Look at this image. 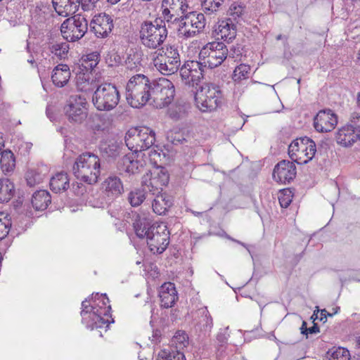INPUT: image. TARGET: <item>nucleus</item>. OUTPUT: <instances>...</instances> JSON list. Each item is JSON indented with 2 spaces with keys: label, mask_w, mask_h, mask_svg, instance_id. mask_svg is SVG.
<instances>
[{
  "label": "nucleus",
  "mask_w": 360,
  "mask_h": 360,
  "mask_svg": "<svg viewBox=\"0 0 360 360\" xmlns=\"http://www.w3.org/2000/svg\"><path fill=\"white\" fill-rule=\"evenodd\" d=\"M150 103L156 108H163L174 100L175 88L173 83L164 77L153 81Z\"/></svg>",
  "instance_id": "obj_9"
},
{
  "label": "nucleus",
  "mask_w": 360,
  "mask_h": 360,
  "mask_svg": "<svg viewBox=\"0 0 360 360\" xmlns=\"http://www.w3.org/2000/svg\"><path fill=\"white\" fill-rule=\"evenodd\" d=\"M113 27L112 18L105 13L95 15L90 22V29L97 37H108Z\"/></svg>",
  "instance_id": "obj_19"
},
{
  "label": "nucleus",
  "mask_w": 360,
  "mask_h": 360,
  "mask_svg": "<svg viewBox=\"0 0 360 360\" xmlns=\"http://www.w3.org/2000/svg\"><path fill=\"white\" fill-rule=\"evenodd\" d=\"M170 117L172 118L179 119L180 117V115H177L176 113H174L173 112H171Z\"/></svg>",
  "instance_id": "obj_61"
},
{
  "label": "nucleus",
  "mask_w": 360,
  "mask_h": 360,
  "mask_svg": "<svg viewBox=\"0 0 360 360\" xmlns=\"http://www.w3.org/2000/svg\"><path fill=\"white\" fill-rule=\"evenodd\" d=\"M338 124V116L330 109L320 110L314 119L315 129L321 133L333 131Z\"/></svg>",
  "instance_id": "obj_16"
},
{
  "label": "nucleus",
  "mask_w": 360,
  "mask_h": 360,
  "mask_svg": "<svg viewBox=\"0 0 360 360\" xmlns=\"http://www.w3.org/2000/svg\"><path fill=\"white\" fill-rule=\"evenodd\" d=\"M244 8L240 5L232 4L229 8V15L232 17V20H236L243 13Z\"/></svg>",
  "instance_id": "obj_46"
},
{
  "label": "nucleus",
  "mask_w": 360,
  "mask_h": 360,
  "mask_svg": "<svg viewBox=\"0 0 360 360\" xmlns=\"http://www.w3.org/2000/svg\"><path fill=\"white\" fill-rule=\"evenodd\" d=\"M338 144L345 147L352 146L360 139V126L356 123L347 124L338 129L335 136Z\"/></svg>",
  "instance_id": "obj_18"
},
{
  "label": "nucleus",
  "mask_w": 360,
  "mask_h": 360,
  "mask_svg": "<svg viewBox=\"0 0 360 360\" xmlns=\"http://www.w3.org/2000/svg\"><path fill=\"white\" fill-rule=\"evenodd\" d=\"M70 75V68L68 65L59 64L53 70L51 75L52 82L55 86L63 87L68 82Z\"/></svg>",
  "instance_id": "obj_27"
},
{
  "label": "nucleus",
  "mask_w": 360,
  "mask_h": 360,
  "mask_svg": "<svg viewBox=\"0 0 360 360\" xmlns=\"http://www.w3.org/2000/svg\"><path fill=\"white\" fill-rule=\"evenodd\" d=\"M63 111L70 122L82 123L88 115L86 99L81 95H71L66 101Z\"/></svg>",
  "instance_id": "obj_12"
},
{
  "label": "nucleus",
  "mask_w": 360,
  "mask_h": 360,
  "mask_svg": "<svg viewBox=\"0 0 360 360\" xmlns=\"http://www.w3.org/2000/svg\"><path fill=\"white\" fill-rule=\"evenodd\" d=\"M159 51H161L160 53H162L167 58L174 59V60H177V62L181 63L179 51L174 46L168 45L165 49L162 48V49H160Z\"/></svg>",
  "instance_id": "obj_43"
},
{
  "label": "nucleus",
  "mask_w": 360,
  "mask_h": 360,
  "mask_svg": "<svg viewBox=\"0 0 360 360\" xmlns=\"http://www.w3.org/2000/svg\"><path fill=\"white\" fill-rule=\"evenodd\" d=\"M51 202V195L46 190L37 191L32 195V205L36 210H45Z\"/></svg>",
  "instance_id": "obj_29"
},
{
  "label": "nucleus",
  "mask_w": 360,
  "mask_h": 360,
  "mask_svg": "<svg viewBox=\"0 0 360 360\" xmlns=\"http://www.w3.org/2000/svg\"><path fill=\"white\" fill-rule=\"evenodd\" d=\"M117 169L120 172L136 174L141 172L143 164L134 159L133 154L124 155L117 162Z\"/></svg>",
  "instance_id": "obj_24"
},
{
  "label": "nucleus",
  "mask_w": 360,
  "mask_h": 360,
  "mask_svg": "<svg viewBox=\"0 0 360 360\" xmlns=\"http://www.w3.org/2000/svg\"><path fill=\"white\" fill-rule=\"evenodd\" d=\"M0 164L3 172H10L13 170L15 165V160L13 153L11 150H4L1 153Z\"/></svg>",
  "instance_id": "obj_34"
},
{
  "label": "nucleus",
  "mask_w": 360,
  "mask_h": 360,
  "mask_svg": "<svg viewBox=\"0 0 360 360\" xmlns=\"http://www.w3.org/2000/svg\"><path fill=\"white\" fill-rule=\"evenodd\" d=\"M14 194L13 183L7 178L0 179V202H8Z\"/></svg>",
  "instance_id": "obj_32"
},
{
  "label": "nucleus",
  "mask_w": 360,
  "mask_h": 360,
  "mask_svg": "<svg viewBox=\"0 0 360 360\" xmlns=\"http://www.w3.org/2000/svg\"><path fill=\"white\" fill-rule=\"evenodd\" d=\"M143 189H135L131 191L128 194V200L132 207L139 206L146 199V186H143Z\"/></svg>",
  "instance_id": "obj_37"
},
{
  "label": "nucleus",
  "mask_w": 360,
  "mask_h": 360,
  "mask_svg": "<svg viewBox=\"0 0 360 360\" xmlns=\"http://www.w3.org/2000/svg\"><path fill=\"white\" fill-rule=\"evenodd\" d=\"M96 131H105L108 129V125L105 123L95 124L94 128Z\"/></svg>",
  "instance_id": "obj_57"
},
{
  "label": "nucleus",
  "mask_w": 360,
  "mask_h": 360,
  "mask_svg": "<svg viewBox=\"0 0 360 360\" xmlns=\"http://www.w3.org/2000/svg\"><path fill=\"white\" fill-rule=\"evenodd\" d=\"M206 68L202 60L186 61L179 68L182 82L189 86L198 85L204 77Z\"/></svg>",
  "instance_id": "obj_15"
},
{
  "label": "nucleus",
  "mask_w": 360,
  "mask_h": 360,
  "mask_svg": "<svg viewBox=\"0 0 360 360\" xmlns=\"http://www.w3.org/2000/svg\"><path fill=\"white\" fill-rule=\"evenodd\" d=\"M155 141V132L148 127L130 129L124 137L126 146L135 153L150 149Z\"/></svg>",
  "instance_id": "obj_7"
},
{
  "label": "nucleus",
  "mask_w": 360,
  "mask_h": 360,
  "mask_svg": "<svg viewBox=\"0 0 360 360\" xmlns=\"http://www.w3.org/2000/svg\"><path fill=\"white\" fill-rule=\"evenodd\" d=\"M217 31L218 39L221 38L227 43H230L236 37V26L231 18L220 22Z\"/></svg>",
  "instance_id": "obj_25"
},
{
  "label": "nucleus",
  "mask_w": 360,
  "mask_h": 360,
  "mask_svg": "<svg viewBox=\"0 0 360 360\" xmlns=\"http://www.w3.org/2000/svg\"><path fill=\"white\" fill-rule=\"evenodd\" d=\"M164 8L162 10V15L164 17V19L167 20V22L173 21L175 22L176 20H179L180 18L175 15L173 12H172V9L169 8V6H162Z\"/></svg>",
  "instance_id": "obj_48"
},
{
  "label": "nucleus",
  "mask_w": 360,
  "mask_h": 360,
  "mask_svg": "<svg viewBox=\"0 0 360 360\" xmlns=\"http://www.w3.org/2000/svg\"><path fill=\"white\" fill-rule=\"evenodd\" d=\"M103 186L108 196L117 198L124 192V186L121 179L115 175H110L105 179Z\"/></svg>",
  "instance_id": "obj_26"
},
{
  "label": "nucleus",
  "mask_w": 360,
  "mask_h": 360,
  "mask_svg": "<svg viewBox=\"0 0 360 360\" xmlns=\"http://www.w3.org/2000/svg\"><path fill=\"white\" fill-rule=\"evenodd\" d=\"M292 194L289 189H283L278 196V201L282 207H288L292 202Z\"/></svg>",
  "instance_id": "obj_42"
},
{
  "label": "nucleus",
  "mask_w": 360,
  "mask_h": 360,
  "mask_svg": "<svg viewBox=\"0 0 360 360\" xmlns=\"http://www.w3.org/2000/svg\"><path fill=\"white\" fill-rule=\"evenodd\" d=\"M158 292L162 307L171 308L178 300L177 291L173 283L167 282L163 283L160 287Z\"/></svg>",
  "instance_id": "obj_22"
},
{
  "label": "nucleus",
  "mask_w": 360,
  "mask_h": 360,
  "mask_svg": "<svg viewBox=\"0 0 360 360\" xmlns=\"http://www.w3.org/2000/svg\"><path fill=\"white\" fill-rule=\"evenodd\" d=\"M198 313L202 315V320L200 322H204L203 327L205 330H210L212 326V319L210 312L206 307H202L198 309Z\"/></svg>",
  "instance_id": "obj_45"
},
{
  "label": "nucleus",
  "mask_w": 360,
  "mask_h": 360,
  "mask_svg": "<svg viewBox=\"0 0 360 360\" xmlns=\"http://www.w3.org/2000/svg\"><path fill=\"white\" fill-rule=\"evenodd\" d=\"M120 93L115 85L104 83L99 85L92 96L94 107L100 111H110L120 102Z\"/></svg>",
  "instance_id": "obj_8"
},
{
  "label": "nucleus",
  "mask_w": 360,
  "mask_h": 360,
  "mask_svg": "<svg viewBox=\"0 0 360 360\" xmlns=\"http://www.w3.org/2000/svg\"><path fill=\"white\" fill-rule=\"evenodd\" d=\"M153 64L157 70L165 75H172L179 70L181 63L177 60L167 58L162 53H159L153 58Z\"/></svg>",
  "instance_id": "obj_21"
},
{
  "label": "nucleus",
  "mask_w": 360,
  "mask_h": 360,
  "mask_svg": "<svg viewBox=\"0 0 360 360\" xmlns=\"http://www.w3.org/2000/svg\"><path fill=\"white\" fill-rule=\"evenodd\" d=\"M79 69L81 73L82 72H91L96 66V63L94 62L89 61L84 58H82L79 60Z\"/></svg>",
  "instance_id": "obj_47"
},
{
  "label": "nucleus",
  "mask_w": 360,
  "mask_h": 360,
  "mask_svg": "<svg viewBox=\"0 0 360 360\" xmlns=\"http://www.w3.org/2000/svg\"><path fill=\"white\" fill-rule=\"evenodd\" d=\"M121 147L117 141H110L102 146V151L108 157L115 158L119 155Z\"/></svg>",
  "instance_id": "obj_40"
},
{
  "label": "nucleus",
  "mask_w": 360,
  "mask_h": 360,
  "mask_svg": "<svg viewBox=\"0 0 360 360\" xmlns=\"http://www.w3.org/2000/svg\"><path fill=\"white\" fill-rule=\"evenodd\" d=\"M327 316H332V314L328 313L326 309L321 310L320 320L323 321L324 319H326Z\"/></svg>",
  "instance_id": "obj_59"
},
{
  "label": "nucleus",
  "mask_w": 360,
  "mask_h": 360,
  "mask_svg": "<svg viewBox=\"0 0 360 360\" xmlns=\"http://www.w3.org/2000/svg\"><path fill=\"white\" fill-rule=\"evenodd\" d=\"M329 360H350L351 356L348 349L344 347H333L328 352Z\"/></svg>",
  "instance_id": "obj_38"
},
{
  "label": "nucleus",
  "mask_w": 360,
  "mask_h": 360,
  "mask_svg": "<svg viewBox=\"0 0 360 360\" xmlns=\"http://www.w3.org/2000/svg\"><path fill=\"white\" fill-rule=\"evenodd\" d=\"M121 0H107V1L111 4H116L117 3H118Z\"/></svg>",
  "instance_id": "obj_62"
},
{
  "label": "nucleus",
  "mask_w": 360,
  "mask_h": 360,
  "mask_svg": "<svg viewBox=\"0 0 360 360\" xmlns=\"http://www.w3.org/2000/svg\"><path fill=\"white\" fill-rule=\"evenodd\" d=\"M225 0H201V7L203 14L211 15L216 14Z\"/></svg>",
  "instance_id": "obj_35"
},
{
  "label": "nucleus",
  "mask_w": 360,
  "mask_h": 360,
  "mask_svg": "<svg viewBox=\"0 0 360 360\" xmlns=\"http://www.w3.org/2000/svg\"><path fill=\"white\" fill-rule=\"evenodd\" d=\"M168 36V30L164 20H144L139 27L141 44L151 50L162 49V45Z\"/></svg>",
  "instance_id": "obj_2"
},
{
  "label": "nucleus",
  "mask_w": 360,
  "mask_h": 360,
  "mask_svg": "<svg viewBox=\"0 0 360 360\" xmlns=\"http://www.w3.org/2000/svg\"><path fill=\"white\" fill-rule=\"evenodd\" d=\"M153 82L143 75L132 76L126 86V99L134 108H139L150 101Z\"/></svg>",
  "instance_id": "obj_3"
},
{
  "label": "nucleus",
  "mask_w": 360,
  "mask_h": 360,
  "mask_svg": "<svg viewBox=\"0 0 360 360\" xmlns=\"http://www.w3.org/2000/svg\"><path fill=\"white\" fill-rule=\"evenodd\" d=\"M158 360H186L185 356L179 351H172L169 354L163 352L158 355Z\"/></svg>",
  "instance_id": "obj_44"
},
{
  "label": "nucleus",
  "mask_w": 360,
  "mask_h": 360,
  "mask_svg": "<svg viewBox=\"0 0 360 360\" xmlns=\"http://www.w3.org/2000/svg\"><path fill=\"white\" fill-rule=\"evenodd\" d=\"M1 225H12L11 218L9 214L0 212Z\"/></svg>",
  "instance_id": "obj_52"
},
{
  "label": "nucleus",
  "mask_w": 360,
  "mask_h": 360,
  "mask_svg": "<svg viewBox=\"0 0 360 360\" xmlns=\"http://www.w3.org/2000/svg\"><path fill=\"white\" fill-rule=\"evenodd\" d=\"M151 161L156 162L157 158L160 157V153L157 152L155 149L152 148L148 151V153Z\"/></svg>",
  "instance_id": "obj_55"
},
{
  "label": "nucleus",
  "mask_w": 360,
  "mask_h": 360,
  "mask_svg": "<svg viewBox=\"0 0 360 360\" xmlns=\"http://www.w3.org/2000/svg\"><path fill=\"white\" fill-rule=\"evenodd\" d=\"M178 34L190 38L200 33L205 28L206 22L203 13L191 11L184 16H180Z\"/></svg>",
  "instance_id": "obj_14"
},
{
  "label": "nucleus",
  "mask_w": 360,
  "mask_h": 360,
  "mask_svg": "<svg viewBox=\"0 0 360 360\" xmlns=\"http://www.w3.org/2000/svg\"><path fill=\"white\" fill-rule=\"evenodd\" d=\"M99 0H80L82 8L84 11L93 10Z\"/></svg>",
  "instance_id": "obj_50"
},
{
  "label": "nucleus",
  "mask_w": 360,
  "mask_h": 360,
  "mask_svg": "<svg viewBox=\"0 0 360 360\" xmlns=\"http://www.w3.org/2000/svg\"><path fill=\"white\" fill-rule=\"evenodd\" d=\"M302 334L307 335L308 328L307 327L306 321H302V326L300 327Z\"/></svg>",
  "instance_id": "obj_60"
},
{
  "label": "nucleus",
  "mask_w": 360,
  "mask_h": 360,
  "mask_svg": "<svg viewBox=\"0 0 360 360\" xmlns=\"http://www.w3.org/2000/svg\"><path fill=\"white\" fill-rule=\"evenodd\" d=\"M169 182V175L163 169L147 172L142 178V186L148 188V191H158L159 188L166 186Z\"/></svg>",
  "instance_id": "obj_20"
},
{
  "label": "nucleus",
  "mask_w": 360,
  "mask_h": 360,
  "mask_svg": "<svg viewBox=\"0 0 360 360\" xmlns=\"http://www.w3.org/2000/svg\"><path fill=\"white\" fill-rule=\"evenodd\" d=\"M10 226H0V240L4 239L9 233Z\"/></svg>",
  "instance_id": "obj_56"
},
{
  "label": "nucleus",
  "mask_w": 360,
  "mask_h": 360,
  "mask_svg": "<svg viewBox=\"0 0 360 360\" xmlns=\"http://www.w3.org/2000/svg\"><path fill=\"white\" fill-rule=\"evenodd\" d=\"M229 49L219 41L207 43L199 53V60L208 68L212 69L219 66L227 58Z\"/></svg>",
  "instance_id": "obj_11"
},
{
  "label": "nucleus",
  "mask_w": 360,
  "mask_h": 360,
  "mask_svg": "<svg viewBox=\"0 0 360 360\" xmlns=\"http://www.w3.org/2000/svg\"><path fill=\"white\" fill-rule=\"evenodd\" d=\"M250 72V66L246 64L238 65L233 72L232 78L235 82H240L248 78Z\"/></svg>",
  "instance_id": "obj_39"
},
{
  "label": "nucleus",
  "mask_w": 360,
  "mask_h": 360,
  "mask_svg": "<svg viewBox=\"0 0 360 360\" xmlns=\"http://www.w3.org/2000/svg\"><path fill=\"white\" fill-rule=\"evenodd\" d=\"M94 298L95 300L91 304H89V301L86 300L82 302L81 311L82 322L91 330L107 328L110 323L108 319L110 309L109 300L105 295L98 293L96 294Z\"/></svg>",
  "instance_id": "obj_1"
},
{
  "label": "nucleus",
  "mask_w": 360,
  "mask_h": 360,
  "mask_svg": "<svg viewBox=\"0 0 360 360\" xmlns=\"http://www.w3.org/2000/svg\"><path fill=\"white\" fill-rule=\"evenodd\" d=\"M69 49V44L67 42L51 43L49 45L50 52L60 60L67 57Z\"/></svg>",
  "instance_id": "obj_36"
},
{
  "label": "nucleus",
  "mask_w": 360,
  "mask_h": 360,
  "mask_svg": "<svg viewBox=\"0 0 360 360\" xmlns=\"http://www.w3.org/2000/svg\"><path fill=\"white\" fill-rule=\"evenodd\" d=\"M172 343L176 348L183 349L188 344V337L184 331L179 330L174 335Z\"/></svg>",
  "instance_id": "obj_41"
},
{
  "label": "nucleus",
  "mask_w": 360,
  "mask_h": 360,
  "mask_svg": "<svg viewBox=\"0 0 360 360\" xmlns=\"http://www.w3.org/2000/svg\"><path fill=\"white\" fill-rule=\"evenodd\" d=\"M52 4L57 14L65 18L78 11L80 0H52Z\"/></svg>",
  "instance_id": "obj_23"
},
{
  "label": "nucleus",
  "mask_w": 360,
  "mask_h": 360,
  "mask_svg": "<svg viewBox=\"0 0 360 360\" xmlns=\"http://www.w3.org/2000/svg\"><path fill=\"white\" fill-rule=\"evenodd\" d=\"M71 190L75 193V195L77 196H82L86 192V186L79 182H75L72 184Z\"/></svg>",
  "instance_id": "obj_49"
},
{
  "label": "nucleus",
  "mask_w": 360,
  "mask_h": 360,
  "mask_svg": "<svg viewBox=\"0 0 360 360\" xmlns=\"http://www.w3.org/2000/svg\"><path fill=\"white\" fill-rule=\"evenodd\" d=\"M137 237L146 238L150 250L154 254H161L169 243L167 226H134Z\"/></svg>",
  "instance_id": "obj_5"
},
{
  "label": "nucleus",
  "mask_w": 360,
  "mask_h": 360,
  "mask_svg": "<svg viewBox=\"0 0 360 360\" xmlns=\"http://www.w3.org/2000/svg\"><path fill=\"white\" fill-rule=\"evenodd\" d=\"M356 343L360 347V335L356 338Z\"/></svg>",
  "instance_id": "obj_64"
},
{
  "label": "nucleus",
  "mask_w": 360,
  "mask_h": 360,
  "mask_svg": "<svg viewBox=\"0 0 360 360\" xmlns=\"http://www.w3.org/2000/svg\"><path fill=\"white\" fill-rule=\"evenodd\" d=\"M296 167L293 162L282 160L276 164L273 171V179L281 184H289L296 176Z\"/></svg>",
  "instance_id": "obj_17"
},
{
  "label": "nucleus",
  "mask_w": 360,
  "mask_h": 360,
  "mask_svg": "<svg viewBox=\"0 0 360 360\" xmlns=\"http://www.w3.org/2000/svg\"><path fill=\"white\" fill-rule=\"evenodd\" d=\"M162 6H169L175 15L184 16L188 12V6L186 0H163Z\"/></svg>",
  "instance_id": "obj_33"
},
{
  "label": "nucleus",
  "mask_w": 360,
  "mask_h": 360,
  "mask_svg": "<svg viewBox=\"0 0 360 360\" xmlns=\"http://www.w3.org/2000/svg\"><path fill=\"white\" fill-rule=\"evenodd\" d=\"M319 332V328L316 323H314V326L308 328L307 334L317 333Z\"/></svg>",
  "instance_id": "obj_58"
},
{
  "label": "nucleus",
  "mask_w": 360,
  "mask_h": 360,
  "mask_svg": "<svg viewBox=\"0 0 360 360\" xmlns=\"http://www.w3.org/2000/svg\"><path fill=\"white\" fill-rule=\"evenodd\" d=\"M26 181H27V184L30 187L34 186L37 183L39 182V181H37L35 177L34 176L32 172H27L26 174Z\"/></svg>",
  "instance_id": "obj_53"
},
{
  "label": "nucleus",
  "mask_w": 360,
  "mask_h": 360,
  "mask_svg": "<svg viewBox=\"0 0 360 360\" xmlns=\"http://www.w3.org/2000/svg\"><path fill=\"white\" fill-rule=\"evenodd\" d=\"M98 56L99 55L97 53H91L85 56L84 58L89 61L94 62L97 65L98 63Z\"/></svg>",
  "instance_id": "obj_54"
},
{
  "label": "nucleus",
  "mask_w": 360,
  "mask_h": 360,
  "mask_svg": "<svg viewBox=\"0 0 360 360\" xmlns=\"http://www.w3.org/2000/svg\"><path fill=\"white\" fill-rule=\"evenodd\" d=\"M172 205V198L166 193L157 195L152 203L153 212L159 215L165 214Z\"/></svg>",
  "instance_id": "obj_28"
},
{
  "label": "nucleus",
  "mask_w": 360,
  "mask_h": 360,
  "mask_svg": "<svg viewBox=\"0 0 360 360\" xmlns=\"http://www.w3.org/2000/svg\"><path fill=\"white\" fill-rule=\"evenodd\" d=\"M88 30V21L82 15H75L67 18L60 26L64 38L69 41H75L82 38Z\"/></svg>",
  "instance_id": "obj_13"
},
{
  "label": "nucleus",
  "mask_w": 360,
  "mask_h": 360,
  "mask_svg": "<svg viewBox=\"0 0 360 360\" xmlns=\"http://www.w3.org/2000/svg\"><path fill=\"white\" fill-rule=\"evenodd\" d=\"M357 103H358L359 106L360 107V91H359V94L358 98H357Z\"/></svg>",
  "instance_id": "obj_63"
},
{
  "label": "nucleus",
  "mask_w": 360,
  "mask_h": 360,
  "mask_svg": "<svg viewBox=\"0 0 360 360\" xmlns=\"http://www.w3.org/2000/svg\"><path fill=\"white\" fill-rule=\"evenodd\" d=\"M316 151L314 141L307 136L296 139L288 147L291 160L297 164H307L313 158Z\"/></svg>",
  "instance_id": "obj_10"
},
{
  "label": "nucleus",
  "mask_w": 360,
  "mask_h": 360,
  "mask_svg": "<svg viewBox=\"0 0 360 360\" xmlns=\"http://www.w3.org/2000/svg\"><path fill=\"white\" fill-rule=\"evenodd\" d=\"M222 99L220 87L214 83L203 84L195 94V105L203 112L217 110L221 105Z\"/></svg>",
  "instance_id": "obj_6"
},
{
  "label": "nucleus",
  "mask_w": 360,
  "mask_h": 360,
  "mask_svg": "<svg viewBox=\"0 0 360 360\" xmlns=\"http://www.w3.org/2000/svg\"><path fill=\"white\" fill-rule=\"evenodd\" d=\"M75 176L88 184L98 182L101 175V160L92 153H83L75 160L72 166Z\"/></svg>",
  "instance_id": "obj_4"
},
{
  "label": "nucleus",
  "mask_w": 360,
  "mask_h": 360,
  "mask_svg": "<svg viewBox=\"0 0 360 360\" xmlns=\"http://www.w3.org/2000/svg\"><path fill=\"white\" fill-rule=\"evenodd\" d=\"M143 52L136 49H131L127 53L125 60V65L127 69L130 70H139L141 67V61L143 59Z\"/></svg>",
  "instance_id": "obj_31"
},
{
  "label": "nucleus",
  "mask_w": 360,
  "mask_h": 360,
  "mask_svg": "<svg viewBox=\"0 0 360 360\" xmlns=\"http://www.w3.org/2000/svg\"><path fill=\"white\" fill-rule=\"evenodd\" d=\"M69 181L67 173H58L51 179L50 188L55 193L65 191L70 187Z\"/></svg>",
  "instance_id": "obj_30"
},
{
  "label": "nucleus",
  "mask_w": 360,
  "mask_h": 360,
  "mask_svg": "<svg viewBox=\"0 0 360 360\" xmlns=\"http://www.w3.org/2000/svg\"><path fill=\"white\" fill-rule=\"evenodd\" d=\"M131 215H132V221H127V222L129 224H131V225H136V226H138V225H149V223H146V222H143L141 221V219L139 216V214H138L136 212H131Z\"/></svg>",
  "instance_id": "obj_51"
}]
</instances>
